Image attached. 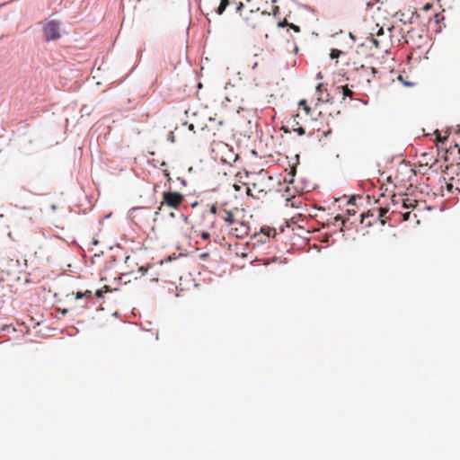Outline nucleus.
<instances>
[{"instance_id":"obj_1","label":"nucleus","mask_w":460,"mask_h":460,"mask_svg":"<svg viewBox=\"0 0 460 460\" xmlns=\"http://www.w3.org/2000/svg\"><path fill=\"white\" fill-rule=\"evenodd\" d=\"M245 175L249 179L248 183L243 182L241 180L238 181L243 185H252V187L247 186L246 188L247 195L255 199H261L265 197L270 190L272 177L265 170L261 169L259 172H247ZM239 177L242 179V176Z\"/></svg>"},{"instance_id":"obj_2","label":"nucleus","mask_w":460,"mask_h":460,"mask_svg":"<svg viewBox=\"0 0 460 460\" xmlns=\"http://www.w3.org/2000/svg\"><path fill=\"white\" fill-rule=\"evenodd\" d=\"M265 14H270L266 11H261L259 6L252 4L251 9L244 13H240L242 16L243 25L246 29L255 30L261 26L262 19Z\"/></svg>"},{"instance_id":"obj_3","label":"nucleus","mask_w":460,"mask_h":460,"mask_svg":"<svg viewBox=\"0 0 460 460\" xmlns=\"http://www.w3.org/2000/svg\"><path fill=\"white\" fill-rule=\"evenodd\" d=\"M42 31L46 41L57 40L61 37L60 22L55 20L47 22Z\"/></svg>"},{"instance_id":"obj_4","label":"nucleus","mask_w":460,"mask_h":460,"mask_svg":"<svg viewBox=\"0 0 460 460\" xmlns=\"http://www.w3.org/2000/svg\"><path fill=\"white\" fill-rule=\"evenodd\" d=\"M184 200V195L177 191L163 192L161 207L166 205L169 208H178Z\"/></svg>"},{"instance_id":"obj_5","label":"nucleus","mask_w":460,"mask_h":460,"mask_svg":"<svg viewBox=\"0 0 460 460\" xmlns=\"http://www.w3.org/2000/svg\"><path fill=\"white\" fill-rule=\"evenodd\" d=\"M147 271V269L145 268L144 266H140L138 267L137 269V274H135L134 271H127V272H123L121 273V277H120V279H124V282L127 283V282H130L131 279H127L128 277H130L132 276L134 279H138V276L139 277H142L146 274V272Z\"/></svg>"},{"instance_id":"obj_6","label":"nucleus","mask_w":460,"mask_h":460,"mask_svg":"<svg viewBox=\"0 0 460 460\" xmlns=\"http://www.w3.org/2000/svg\"><path fill=\"white\" fill-rule=\"evenodd\" d=\"M317 100L321 102H327L330 101V94L327 92V88L323 84H318L316 86Z\"/></svg>"},{"instance_id":"obj_7","label":"nucleus","mask_w":460,"mask_h":460,"mask_svg":"<svg viewBox=\"0 0 460 460\" xmlns=\"http://www.w3.org/2000/svg\"><path fill=\"white\" fill-rule=\"evenodd\" d=\"M433 7L432 4H426L420 10V12H417V11H413L412 13H411V16L410 18V22L411 23H414V22H417L418 20L420 18L421 16V13L423 12H428L429 10H431Z\"/></svg>"},{"instance_id":"obj_8","label":"nucleus","mask_w":460,"mask_h":460,"mask_svg":"<svg viewBox=\"0 0 460 460\" xmlns=\"http://www.w3.org/2000/svg\"><path fill=\"white\" fill-rule=\"evenodd\" d=\"M231 234L236 238H243L248 234V226L244 224H241L240 227H234L231 229Z\"/></svg>"},{"instance_id":"obj_9","label":"nucleus","mask_w":460,"mask_h":460,"mask_svg":"<svg viewBox=\"0 0 460 460\" xmlns=\"http://www.w3.org/2000/svg\"><path fill=\"white\" fill-rule=\"evenodd\" d=\"M377 211H378V218H379L381 224L385 225L386 223V220H387L386 214L388 213V208H379L377 209Z\"/></svg>"},{"instance_id":"obj_10","label":"nucleus","mask_w":460,"mask_h":460,"mask_svg":"<svg viewBox=\"0 0 460 460\" xmlns=\"http://www.w3.org/2000/svg\"><path fill=\"white\" fill-rule=\"evenodd\" d=\"M418 201L414 199H402V205L405 208H414L417 206Z\"/></svg>"},{"instance_id":"obj_11","label":"nucleus","mask_w":460,"mask_h":460,"mask_svg":"<svg viewBox=\"0 0 460 460\" xmlns=\"http://www.w3.org/2000/svg\"><path fill=\"white\" fill-rule=\"evenodd\" d=\"M229 4H231L230 0H220V4H219V6L217 8V13L219 15H221L225 12L226 6L229 5Z\"/></svg>"},{"instance_id":"obj_12","label":"nucleus","mask_w":460,"mask_h":460,"mask_svg":"<svg viewBox=\"0 0 460 460\" xmlns=\"http://www.w3.org/2000/svg\"><path fill=\"white\" fill-rule=\"evenodd\" d=\"M369 217H374V214L370 211H367L366 214L361 215V223L365 224L367 226H370L372 225V222L370 220H367Z\"/></svg>"},{"instance_id":"obj_13","label":"nucleus","mask_w":460,"mask_h":460,"mask_svg":"<svg viewBox=\"0 0 460 460\" xmlns=\"http://www.w3.org/2000/svg\"><path fill=\"white\" fill-rule=\"evenodd\" d=\"M225 217H224V220L228 223L229 225H232L234 224V215L231 211H228V210H225Z\"/></svg>"},{"instance_id":"obj_14","label":"nucleus","mask_w":460,"mask_h":460,"mask_svg":"<svg viewBox=\"0 0 460 460\" xmlns=\"http://www.w3.org/2000/svg\"><path fill=\"white\" fill-rule=\"evenodd\" d=\"M341 91H342V94L344 97H352L353 95V91L350 90L348 85H345V86H341Z\"/></svg>"},{"instance_id":"obj_15","label":"nucleus","mask_w":460,"mask_h":460,"mask_svg":"<svg viewBox=\"0 0 460 460\" xmlns=\"http://www.w3.org/2000/svg\"><path fill=\"white\" fill-rule=\"evenodd\" d=\"M298 122H296V124L292 125L293 130L297 133L298 136H304L305 134V130L303 127H295L297 126Z\"/></svg>"},{"instance_id":"obj_16","label":"nucleus","mask_w":460,"mask_h":460,"mask_svg":"<svg viewBox=\"0 0 460 460\" xmlns=\"http://www.w3.org/2000/svg\"><path fill=\"white\" fill-rule=\"evenodd\" d=\"M298 104H299V106H302V107H303L304 111H305V113H306L307 115L310 113L311 109H310V107L307 105V103H306V101H305V100H301V101L299 102V103H298Z\"/></svg>"},{"instance_id":"obj_17","label":"nucleus","mask_w":460,"mask_h":460,"mask_svg":"<svg viewBox=\"0 0 460 460\" xmlns=\"http://www.w3.org/2000/svg\"><path fill=\"white\" fill-rule=\"evenodd\" d=\"M341 51L340 50H337V49H332V53H331V58H338L339 55H340Z\"/></svg>"},{"instance_id":"obj_18","label":"nucleus","mask_w":460,"mask_h":460,"mask_svg":"<svg viewBox=\"0 0 460 460\" xmlns=\"http://www.w3.org/2000/svg\"><path fill=\"white\" fill-rule=\"evenodd\" d=\"M209 237H210V234L208 232H207V231L202 232L201 238L203 240H208Z\"/></svg>"},{"instance_id":"obj_19","label":"nucleus","mask_w":460,"mask_h":460,"mask_svg":"<svg viewBox=\"0 0 460 460\" xmlns=\"http://www.w3.org/2000/svg\"><path fill=\"white\" fill-rule=\"evenodd\" d=\"M105 288H106V290H103V289H98V290L96 291V293H95V294H96V296H97L98 297H102V296H103V293L107 291V287H105Z\"/></svg>"},{"instance_id":"obj_20","label":"nucleus","mask_w":460,"mask_h":460,"mask_svg":"<svg viewBox=\"0 0 460 460\" xmlns=\"http://www.w3.org/2000/svg\"><path fill=\"white\" fill-rule=\"evenodd\" d=\"M243 8V3L239 2L236 4V12H241V10Z\"/></svg>"},{"instance_id":"obj_21","label":"nucleus","mask_w":460,"mask_h":460,"mask_svg":"<svg viewBox=\"0 0 460 460\" xmlns=\"http://www.w3.org/2000/svg\"><path fill=\"white\" fill-rule=\"evenodd\" d=\"M84 297L91 298L92 297V291L86 290L84 292Z\"/></svg>"},{"instance_id":"obj_22","label":"nucleus","mask_w":460,"mask_h":460,"mask_svg":"<svg viewBox=\"0 0 460 460\" xmlns=\"http://www.w3.org/2000/svg\"><path fill=\"white\" fill-rule=\"evenodd\" d=\"M210 213H211L212 215H216V213H217V207H216L215 205L211 206V208H210Z\"/></svg>"},{"instance_id":"obj_23","label":"nucleus","mask_w":460,"mask_h":460,"mask_svg":"<svg viewBox=\"0 0 460 460\" xmlns=\"http://www.w3.org/2000/svg\"><path fill=\"white\" fill-rule=\"evenodd\" d=\"M402 217L404 221H408L410 218V212L404 213Z\"/></svg>"},{"instance_id":"obj_24","label":"nucleus","mask_w":460,"mask_h":460,"mask_svg":"<svg viewBox=\"0 0 460 460\" xmlns=\"http://www.w3.org/2000/svg\"><path fill=\"white\" fill-rule=\"evenodd\" d=\"M384 34V30L383 28H379L376 33V36H380V35H383Z\"/></svg>"},{"instance_id":"obj_25","label":"nucleus","mask_w":460,"mask_h":460,"mask_svg":"<svg viewBox=\"0 0 460 460\" xmlns=\"http://www.w3.org/2000/svg\"><path fill=\"white\" fill-rule=\"evenodd\" d=\"M234 189L236 190V191H239L241 190V185L237 184V183H234L233 185Z\"/></svg>"},{"instance_id":"obj_26","label":"nucleus","mask_w":460,"mask_h":460,"mask_svg":"<svg viewBox=\"0 0 460 460\" xmlns=\"http://www.w3.org/2000/svg\"><path fill=\"white\" fill-rule=\"evenodd\" d=\"M189 129H190V131H193L194 133L196 132V130H195V126H194V124H192V123H190V124L189 125Z\"/></svg>"},{"instance_id":"obj_27","label":"nucleus","mask_w":460,"mask_h":460,"mask_svg":"<svg viewBox=\"0 0 460 460\" xmlns=\"http://www.w3.org/2000/svg\"><path fill=\"white\" fill-rule=\"evenodd\" d=\"M75 297L77 299L84 297V293L83 292H77L76 295H75Z\"/></svg>"},{"instance_id":"obj_28","label":"nucleus","mask_w":460,"mask_h":460,"mask_svg":"<svg viewBox=\"0 0 460 460\" xmlns=\"http://www.w3.org/2000/svg\"><path fill=\"white\" fill-rule=\"evenodd\" d=\"M334 219H335L336 221H338V220H342V217H341L340 215H338V216H336V217H334Z\"/></svg>"},{"instance_id":"obj_29","label":"nucleus","mask_w":460,"mask_h":460,"mask_svg":"<svg viewBox=\"0 0 460 460\" xmlns=\"http://www.w3.org/2000/svg\"><path fill=\"white\" fill-rule=\"evenodd\" d=\"M372 40L376 47H378V41L376 39H373Z\"/></svg>"},{"instance_id":"obj_30","label":"nucleus","mask_w":460,"mask_h":460,"mask_svg":"<svg viewBox=\"0 0 460 460\" xmlns=\"http://www.w3.org/2000/svg\"><path fill=\"white\" fill-rule=\"evenodd\" d=\"M61 313H62L63 314H66V313H67V309H63V310H61Z\"/></svg>"},{"instance_id":"obj_31","label":"nucleus","mask_w":460,"mask_h":460,"mask_svg":"<svg viewBox=\"0 0 460 460\" xmlns=\"http://www.w3.org/2000/svg\"><path fill=\"white\" fill-rule=\"evenodd\" d=\"M182 217H183L184 221L187 223V221H188V217H186V216H182Z\"/></svg>"},{"instance_id":"obj_32","label":"nucleus","mask_w":460,"mask_h":460,"mask_svg":"<svg viewBox=\"0 0 460 460\" xmlns=\"http://www.w3.org/2000/svg\"><path fill=\"white\" fill-rule=\"evenodd\" d=\"M294 30L299 31V28L297 26H294Z\"/></svg>"},{"instance_id":"obj_33","label":"nucleus","mask_w":460,"mask_h":460,"mask_svg":"<svg viewBox=\"0 0 460 460\" xmlns=\"http://www.w3.org/2000/svg\"><path fill=\"white\" fill-rule=\"evenodd\" d=\"M231 4H236L235 0H230Z\"/></svg>"},{"instance_id":"obj_34","label":"nucleus","mask_w":460,"mask_h":460,"mask_svg":"<svg viewBox=\"0 0 460 460\" xmlns=\"http://www.w3.org/2000/svg\"><path fill=\"white\" fill-rule=\"evenodd\" d=\"M434 17H435V18H438V13H435V14H434Z\"/></svg>"},{"instance_id":"obj_35","label":"nucleus","mask_w":460,"mask_h":460,"mask_svg":"<svg viewBox=\"0 0 460 460\" xmlns=\"http://www.w3.org/2000/svg\"><path fill=\"white\" fill-rule=\"evenodd\" d=\"M283 129L285 130V132L288 131L285 127H283Z\"/></svg>"},{"instance_id":"obj_36","label":"nucleus","mask_w":460,"mask_h":460,"mask_svg":"<svg viewBox=\"0 0 460 460\" xmlns=\"http://www.w3.org/2000/svg\"><path fill=\"white\" fill-rule=\"evenodd\" d=\"M252 0H246L247 3H251Z\"/></svg>"},{"instance_id":"obj_37","label":"nucleus","mask_w":460,"mask_h":460,"mask_svg":"<svg viewBox=\"0 0 460 460\" xmlns=\"http://www.w3.org/2000/svg\"><path fill=\"white\" fill-rule=\"evenodd\" d=\"M458 133H460V128L457 130Z\"/></svg>"}]
</instances>
